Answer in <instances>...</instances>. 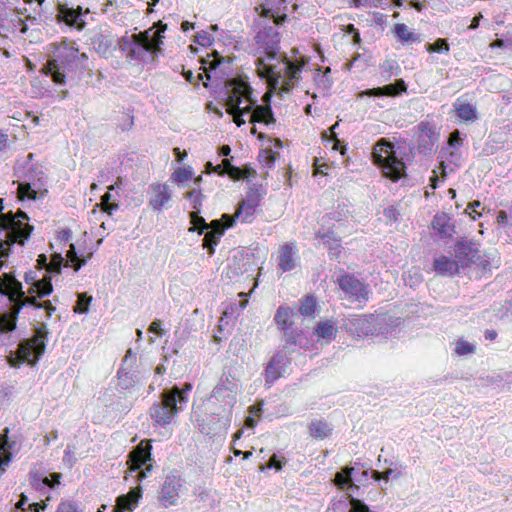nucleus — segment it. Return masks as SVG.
<instances>
[{
	"label": "nucleus",
	"mask_w": 512,
	"mask_h": 512,
	"mask_svg": "<svg viewBox=\"0 0 512 512\" xmlns=\"http://www.w3.org/2000/svg\"><path fill=\"white\" fill-rule=\"evenodd\" d=\"M158 30L149 29L144 33H126L117 41L121 53L129 60L138 63H148L160 51L163 44Z\"/></svg>",
	"instance_id": "nucleus-7"
},
{
	"label": "nucleus",
	"mask_w": 512,
	"mask_h": 512,
	"mask_svg": "<svg viewBox=\"0 0 512 512\" xmlns=\"http://www.w3.org/2000/svg\"><path fill=\"white\" fill-rule=\"evenodd\" d=\"M184 484L185 480L178 471L173 470L168 473L164 477L157 495V500L160 506L163 508H169L178 505Z\"/></svg>",
	"instance_id": "nucleus-15"
},
{
	"label": "nucleus",
	"mask_w": 512,
	"mask_h": 512,
	"mask_svg": "<svg viewBox=\"0 0 512 512\" xmlns=\"http://www.w3.org/2000/svg\"><path fill=\"white\" fill-rule=\"evenodd\" d=\"M238 296L241 297L240 300H233L226 304L220 319L221 325L223 323L229 324L231 320L236 319L241 311H243V309L247 306V295L241 292L238 294Z\"/></svg>",
	"instance_id": "nucleus-33"
},
{
	"label": "nucleus",
	"mask_w": 512,
	"mask_h": 512,
	"mask_svg": "<svg viewBox=\"0 0 512 512\" xmlns=\"http://www.w3.org/2000/svg\"><path fill=\"white\" fill-rule=\"evenodd\" d=\"M332 427L323 420H314L309 425L310 435L315 439H324L331 435Z\"/></svg>",
	"instance_id": "nucleus-40"
},
{
	"label": "nucleus",
	"mask_w": 512,
	"mask_h": 512,
	"mask_svg": "<svg viewBox=\"0 0 512 512\" xmlns=\"http://www.w3.org/2000/svg\"><path fill=\"white\" fill-rule=\"evenodd\" d=\"M455 258L461 268L476 264L486 267L488 261L480 255L479 244L473 240L461 239L454 246Z\"/></svg>",
	"instance_id": "nucleus-16"
},
{
	"label": "nucleus",
	"mask_w": 512,
	"mask_h": 512,
	"mask_svg": "<svg viewBox=\"0 0 512 512\" xmlns=\"http://www.w3.org/2000/svg\"><path fill=\"white\" fill-rule=\"evenodd\" d=\"M88 300L86 296L80 295L78 300V306L75 308V312L77 313H86L88 311Z\"/></svg>",
	"instance_id": "nucleus-60"
},
{
	"label": "nucleus",
	"mask_w": 512,
	"mask_h": 512,
	"mask_svg": "<svg viewBox=\"0 0 512 512\" xmlns=\"http://www.w3.org/2000/svg\"><path fill=\"white\" fill-rule=\"evenodd\" d=\"M401 154L400 147L396 148L392 142L381 138L374 145L372 160L386 178L397 182L406 176V166Z\"/></svg>",
	"instance_id": "nucleus-11"
},
{
	"label": "nucleus",
	"mask_w": 512,
	"mask_h": 512,
	"mask_svg": "<svg viewBox=\"0 0 512 512\" xmlns=\"http://www.w3.org/2000/svg\"><path fill=\"white\" fill-rule=\"evenodd\" d=\"M72 239V231L68 228L66 229H62L61 231L58 232L57 234V240L61 243V244H66L68 243L70 240Z\"/></svg>",
	"instance_id": "nucleus-58"
},
{
	"label": "nucleus",
	"mask_w": 512,
	"mask_h": 512,
	"mask_svg": "<svg viewBox=\"0 0 512 512\" xmlns=\"http://www.w3.org/2000/svg\"><path fill=\"white\" fill-rule=\"evenodd\" d=\"M240 391V381L231 368H224L223 372L208 398L209 417L208 428L203 427L206 434L226 430L232 421V412L237 403Z\"/></svg>",
	"instance_id": "nucleus-4"
},
{
	"label": "nucleus",
	"mask_w": 512,
	"mask_h": 512,
	"mask_svg": "<svg viewBox=\"0 0 512 512\" xmlns=\"http://www.w3.org/2000/svg\"><path fill=\"white\" fill-rule=\"evenodd\" d=\"M8 434V428H5L3 433L0 434V449L3 451V456H0V474L6 470L13 455L17 453L21 447V443L17 437H9Z\"/></svg>",
	"instance_id": "nucleus-26"
},
{
	"label": "nucleus",
	"mask_w": 512,
	"mask_h": 512,
	"mask_svg": "<svg viewBox=\"0 0 512 512\" xmlns=\"http://www.w3.org/2000/svg\"><path fill=\"white\" fill-rule=\"evenodd\" d=\"M186 198L190 200V204L193 210H200L202 206V200L204 195L201 193L200 189L193 188L192 190L186 193Z\"/></svg>",
	"instance_id": "nucleus-50"
},
{
	"label": "nucleus",
	"mask_w": 512,
	"mask_h": 512,
	"mask_svg": "<svg viewBox=\"0 0 512 512\" xmlns=\"http://www.w3.org/2000/svg\"><path fill=\"white\" fill-rule=\"evenodd\" d=\"M29 153L23 160H18L14 167L17 177V198L20 201L35 200L45 190V175L42 166L33 160Z\"/></svg>",
	"instance_id": "nucleus-8"
},
{
	"label": "nucleus",
	"mask_w": 512,
	"mask_h": 512,
	"mask_svg": "<svg viewBox=\"0 0 512 512\" xmlns=\"http://www.w3.org/2000/svg\"><path fill=\"white\" fill-rule=\"evenodd\" d=\"M374 315H350L343 320V329L354 337L373 336Z\"/></svg>",
	"instance_id": "nucleus-19"
},
{
	"label": "nucleus",
	"mask_w": 512,
	"mask_h": 512,
	"mask_svg": "<svg viewBox=\"0 0 512 512\" xmlns=\"http://www.w3.org/2000/svg\"><path fill=\"white\" fill-rule=\"evenodd\" d=\"M459 268L456 259L445 255L435 257L432 264V271L441 276H454L459 273Z\"/></svg>",
	"instance_id": "nucleus-32"
},
{
	"label": "nucleus",
	"mask_w": 512,
	"mask_h": 512,
	"mask_svg": "<svg viewBox=\"0 0 512 512\" xmlns=\"http://www.w3.org/2000/svg\"><path fill=\"white\" fill-rule=\"evenodd\" d=\"M88 13V9L83 11L80 6L73 8L69 7L67 4H58L56 18L59 23H63L70 28L80 31L84 29L86 25L84 17Z\"/></svg>",
	"instance_id": "nucleus-22"
},
{
	"label": "nucleus",
	"mask_w": 512,
	"mask_h": 512,
	"mask_svg": "<svg viewBox=\"0 0 512 512\" xmlns=\"http://www.w3.org/2000/svg\"><path fill=\"white\" fill-rule=\"evenodd\" d=\"M60 473H43L40 471H30L29 483L31 487L41 495H46L60 485Z\"/></svg>",
	"instance_id": "nucleus-25"
},
{
	"label": "nucleus",
	"mask_w": 512,
	"mask_h": 512,
	"mask_svg": "<svg viewBox=\"0 0 512 512\" xmlns=\"http://www.w3.org/2000/svg\"><path fill=\"white\" fill-rule=\"evenodd\" d=\"M383 213H384V216L386 217V219H388L390 221L395 222L398 220L399 212L393 206H389V207L385 208Z\"/></svg>",
	"instance_id": "nucleus-61"
},
{
	"label": "nucleus",
	"mask_w": 512,
	"mask_h": 512,
	"mask_svg": "<svg viewBox=\"0 0 512 512\" xmlns=\"http://www.w3.org/2000/svg\"><path fill=\"white\" fill-rule=\"evenodd\" d=\"M401 324L402 319L400 317L374 315L373 336H391L396 332Z\"/></svg>",
	"instance_id": "nucleus-29"
},
{
	"label": "nucleus",
	"mask_w": 512,
	"mask_h": 512,
	"mask_svg": "<svg viewBox=\"0 0 512 512\" xmlns=\"http://www.w3.org/2000/svg\"><path fill=\"white\" fill-rule=\"evenodd\" d=\"M407 85L403 79H398L392 84L384 85L382 87L367 89L363 92H361L360 96H374V97H380V96H389V97H396L403 92H406Z\"/></svg>",
	"instance_id": "nucleus-30"
},
{
	"label": "nucleus",
	"mask_w": 512,
	"mask_h": 512,
	"mask_svg": "<svg viewBox=\"0 0 512 512\" xmlns=\"http://www.w3.org/2000/svg\"><path fill=\"white\" fill-rule=\"evenodd\" d=\"M214 38L207 31H200L195 36V42L203 47H208L212 44Z\"/></svg>",
	"instance_id": "nucleus-54"
},
{
	"label": "nucleus",
	"mask_w": 512,
	"mask_h": 512,
	"mask_svg": "<svg viewBox=\"0 0 512 512\" xmlns=\"http://www.w3.org/2000/svg\"><path fill=\"white\" fill-rule=\"evenodd\" d=\"M101 243L102 239H99L96 243H93L91 240L87 243L86 234H84L82 239L69 245L62 267L69 266L76 272L79 271L92 258Z\"/></svg>",
	"instance_id": "nucleus-14"
},
{
	"label": "nucleus",
	"mask_w": 512,
	"mask_h": 512,
	"mask_svg": "<svg viewBox=\"0 0 512 512\" xmlns=\"http://www.w3.org/2000/svg\"><path fill=\"white\" fill-rule=\"evenodd\" d=\"M259 161L267 168H271L274 166L275 157L271 154V152L267 150H263L260 152Z\"/></svg>",
	"instance_id": "nucleus-57"
},
{
	"label": "nucleus",
	"mask_w": 512,
	"mask_h": 512,
	"mask_svg": "<svg viewBox=\"0 0 512 512\" xmlns=\"http://www.w3.org/2000/svg\"><path fill=\"white\" fill-rule=\"evenodd\" d=\"M226 111L233 117L234 123L240 127L245 124V117L250 123L274 124L270 95L264 94V105L253 98L252 88L247 78L232 77L225 81L222 91Z\"/></svg>",
	"instance_id": "nucleus-3"
},
{
	"label": "nucleus",
	"mask_w": 512,
	"mask_h": 512,
	"mask_svg": "<svg viewBox=\"0 0 512 512\" xmlns=\"http://www.w3.org/2000/svg\"><path fill=\"white\" fill-rule=\"evenodd\" d=\"M398 476L399 474H393L392 469H388L384 472L371 470V478H373L374 481H380L381 479H384L387 482L390 477L397 478Z\"/></svg>",
	"instance_id": "nucleus-56"
},
{
	"label": "nucleus",
	"mask_w": 512,
	"mask_h": 512,
	"mask_svg": "<svg viewBox=\"0 0 512 512\" xmlns=\"http://www.w3.org/2000/svg\"><path fill=\"white\" fill-rule=\"evenodd\" d=\"M190 222L192 224L191 231H198L200 234L207 231L203 239V246L208 249V254L210 255L211 246L209 244L206 245L205 240L214 231L213 221L210 224L206 223L205 219L200 216V210H193L190 213Z\"/></svg>",
	"instance_id": "nucleus-36"
},
{
	"label": "nucleus",
	"mask_w": 512,
	"mask_h": 512,
	"mask_svg": "<svg viewBox=\"0 0 512 512\" xmlns=\"http://www.w3.org/2000/svg\"><path fill=\"white\" fill-rule=\"evenodd\" d=\"M192 390L191 383H185L182 388L174 385L170 389H164L159 401L150 408V417L155 425L166 426L188 402V395Z\"/></svg>",
	"instance_id": "nucleus-9"
},
{
	"label": "nucleus",
	"mask_w": 512,
	"mask_h": 512,
	"mask_svg": "<svg viewBox=\"0 0 512 512\" xmlns=\"http://www.w3.org/2000/svg\"><path fill=\"white\" fill-rule=\"evenodd\" d=\"M260 204V194L258 190L251 189L246 198L239 204L234 215L223 214L221 220L213 222L214 231L206 238V245L211 246L210 256L215 252V246L218 244L225 230L233 227L236 221L241 223H251L255 218L256 209Z\"/></svg>",
	"instance_id": "nucleus-10"
},
{
	"label": "nucleus",
	"mask_w": 512,
	"mask_h": 512,
	"mask_svg": "<svg viewBox=\"0 0 512 512\" xmlns=\"http://www.w3.org/2000/svg\"><path fill=\"white\" fill-rule=\"evenodd\" d=\"M400 71V66L394 59H386L379 65V72L383 81H388L393 76L399 75Z\"/></svg>",
	"instance_id": "nucleus-42"
},
{
	"label": "nucleus",
	"mask_w": 512,
	"mask_h": 512,
	"mask_svg": "<svg viewBox=\"0 0 512 512\" xmlns=\"http://www.w3.org/2000/svg\"><path fill=\"white\" fill-rule=\"evenodd\" d=\"M449 144L455 149H458L462 145V138L458 130H455L450 134Z\"/></svg>",
	"instance_id": "nucleus-59"
},
{
	"label": "nucleus",
	"mask_w": 512,
	"mask_h": 512,
	"mask_svg": "<svg viewBox=\"0 0 512 512\" xmlns=\"http://www.w3.org/2000/svg\"><path fill=\"white\" fill-rule=\"evenodd\" d=\"M316 299L312 295H306L300 303L299 313L304 316H311L316 310Z\"/></svg>",
	"instance_id": "nucleus-46"
},
{
	"label": "nucleus",
	"mask_w": 512,
	"mask_h": 512,
	"mask_svg": "<svg viewBox=\"0 0 512 512\" xmlns=\"http://www.w3.org/2000/svg\"><path fill=\"white\" fill-rule=\"evenodd\" d=\"M329 73H330V69H327L324 73L318 72L315 75L314 79H315L316 83L318 84V86H320L324 89H328L331 87L332 81L329 78V75H328Z\"/></svg>",
	"instance_id": "nucleus-53"
},
{
	"label": "nucleus",
	"mask_w": 512,
	"mask_h": 512,
	"mask_svg": "<svg viewBox=\"0 0 512 512\" xmlns=\"http://www.w3.org/2000/svg\"><path fill=\"white\" fill-rule=\"evenodd\" d=\"M431 227L440 239H448L455 233V226L447 213H437L432 220Z\"/></svg>",
	"instance_id": "nucleus-31"
},
{
	"label": "nucleus",
	"mask_w": 512,
	"mask_h": 512,
	"mask_svg": "<svg viewBox=\"0 0 512 512\" xmlns=\"http://www.w3.org/2000/svg\"><path fill=\"white\" fill-rule=\"evenodd\" d=\"M119 196V187L111 185L108 188V191L101 197L102 204L104 209L112 214L113 211H116L119 206L117 203V197Z\"/></svg>",
	"instance_id": "nucleus-39"
},
{
	"label": "nucleus",
	"mask_w": 512,
	"mask_h": 512,
	"mask_svg": "<svg viewBox=\"0 0 512 512\" xmlns=\"http://www.w3.org/2000/svg\"><path fill=\"white\" fill-rule=\"evenodd\" d=\"M286 463V459L285 457L283 456L282 453L278 452V453H275L273 454L269 461L267 462L266 465H263L261 466V471H264L265 469H276V470H280L283 465H285Z\"/></svg>",
	"instance_id": "nucleus-49"
},
{
	"label": "nucleus",
	"mask_w": 512,
	"mask_h": 512,
	"mask_svg": "<svg viewBox=\"0 0 512 512\" xmlns=\"http://www.w3.org/2000/svg\"><path fill=\"white\" fill-rule=\"evenodd\" d=\"M371 478V470H361L360 468H346L338 472L335 476V483L340 489H346L352 495L359 489L356 483L364 484Z\"/></svg>",
	"instance_id": "nucleus-18"
},
{
	"label": "nucleus",
	"mask_w": 512,
	"mask_h": 512,
	"mask_svg": "<svg viewBox=\"0 0 512 512\" xmlns=\"http://www.w3.org/2000/svg\"><path fill=\"white\" fill-rule=\"evenodd\" d=\"M457 116L463 120L469 121L476 118L475 108L469 104H461L456 108Z\"/></svg>",
	"instance_id": "nucleus-48"
},
{
	"label": "nucleus",
	"mask_w": 512,
	"mask_h": 512,
	"mask_svg": "<svg viewBox=\"0 0 512 512\" xmlns=\"http://www.w3.org/2000/svg\"><path fill=\"white\" fill-rule=\"evenodd\" d=\"M417 130V148L419 153L424 155L431 154L439 137L435 125L429 121H422L418 124Z\"/></svg>",
	"instance_id": "nucleus-24"
},
{
	"label": "nucleus",
	"mask_w": 512,
	"mask_h": 512,
	"mask_svg": "<svg viewBox=\"0 0 512 512\" xmlns=\"http://www.w3.org/2000/svg\"><path fill=\"white\" fill-rule=\"evenodd\" d=\"M151 445L147 444L146 447L143 446V442L141 446L135 451L134 455L130 459V472H136L137 481H142L145 479L152 471V461L151 458Z\"/></svg>",
	"instance_id": "nucleus-21"
},
{
	"label": "nucleus",
	"mask_w": 512,
	"mask_h": 512,
	"mask_svg": "<svg viewBox=\"0 0 512 512\" xmlns=\"http://www.w3.org/2000/svg\"><path fill=\"white\" fill-rule=\"evenodd\" d=\"M47 334L46 325L41 323L35 328V335L20 341L16 351L8 357L10 366L19 368L24 363L34 366L45 352Z\"/></svg>",
	"instance_id": "nucleus-12"
},
{
	"label": "nucleus",
	"mask_w": 512,
	"mask_h": 512,
	"mask_svg": "<svg viewBox=\"0 0 512 512\" xmlns=\"http://www.w3.org/2000/svg\"><path fill=\"white\" fill-rule=\"evenodd\" d=\"M90 45L100 56L107 57L112 47V40L108 36L98 33L91 38Z\"/></svg>",
	"instance_id": "nucleus-38"
},
{
	"label": "nucleus",
	"mask_w": 512,
	"mask_h": 512,
	"mask_svg": "<svg viewBox=\"0 0 512 512\" xmlns=\"http://www.w3.org/2000/svg\"><path fill=\"white\" fill-rule=\"evenodd\" d=\"M315 334L322 339L331 341L336 338V325L331 320L319 322L315 327Z\"/></svg>",
	"instance_id": "nucleus-41"
},
{
	"label": "nucleus",
	"mask_w": 512,
	"mask_h": 512,
	"mask_svg": "<svg viewBox=\"0 0 512 512\" xmlns=\"http://www.w3.org/2000/svg\"><path fill=\"white\" fill-rule=\"evenodd\" d=\"M64 257L60 253L52 255L49 268L38 278L36 271H28L24 275L27 290L12 273L0 275V304L8 310L0 315V344H6L11 333L16 330L20 315H29L32 311L43 310L44 319L49 320L56 311L50 300H42L53 292L52 276L59 275Z\"/></svg>",
	"instance_id": "nucleus-1"
},
{
	"label": "nucleus",
	"mask_w": 512,
	"mask_h": 512,
	"mask_svg": "<svg viewBox=\"0 0 512 512\" xmlns=\"http://www.w3.org/2000/svg\"><path fill=\"white\" fill-rule=\"evenodd\" d=\"M4 199H0L2 210ZM33 226L29 224L28 215L22 210L16 213L9 211L0 216V270L6 265L14 244L23 246L29 240Z\"/></svg>",
	"instance_id": "nucleus-6"
},
{
	"label": "nucleus",
	"mask_w": 512,
	"mask_h": 512,
	"mask_svg": "<svg viewBox=\"0 0 512 512\" xmlns=\"http://www.w3.org/2000/svg\"><path fill=\"white\" fill-rule=\"evenodd\" d=\"M350 214L349 205L345 202L339 203L337 208L327 213L322 219L323 221H336L340 222L346 218H348Z\"/></svg>",
	"instance_id": "nucleus-44"
},
{
	"label": "nucleus",
	"mask_w": 512,
	"mask_h": 512,
	"mask_svg": "<svg viewBox=\"0 0 512 512\" xmlns=\"http://www.w3.org/2000/svg\"><path fill=\"white\" fill-rule=\"evenodd\" d=\"M339 287L357 301H366L368 291L366 286L353 275H343L338 278Z\"/></svg>",
	"instance_id": "nucleus-27"
},
{
	"label": "nucleus",
	"mask_w": 512,
	"mask_h": 512,
	"mask_svg": "<svg viewBox=\"0 0 512 512\" xmlns=\"http://www.w3.org/2000/svg\"><path fill=\"white\" fill-rule=\"evenodd\" d=\"M206 174H217L219 176H228L232 180H240L249 178L254 173V170L250 167L239 168L231 163V159L224 158L221 164L214 165L208 161L205 164Z\"/></svg>",
	"instance_id": "nucleus-20"
},
{
	"label": "nucleus",
	"mask_w": 512,
	"mask_h": 512,
	"mask_svg": "<svg viewBox=\"0 0 512 512\" xmlns=\"http://www.w3.org/2000/svg\"><path fill=\"white\" fill-rule=\"evenodd\" d=\"M475 351V345L472 343L459 339L455 344V353L459 356L472 354Z\"/></svg>",
	"instance_id": "nucleus-51"
},
{
	"label": "nucleus",
	"mask_w": 512,
	"mask_h": 512,
	"mask_svg": "<svg viewBox=\"0 0 512 512\" xmlns=\"http://www.w3.org/2000/svg\"><path fill=\"white\" fill-rule=\"evenodd\" d=\"M56 512H83L73 501H62L56 510Z\"/></svg>",
	"instance_id": "nucleus-55"
},
{
	"label": "nucleus",
	"mask_w": 512,
	"mask_h": 512,
	"mask_svg": "<svg viewBox=\"0 0 512 512\" xmlns=\"http://www.w3.org/2000/svg\"><path fill=\"white\" fill-rule=\"evenodd\" d=\"M136 354L128 349L117 371V386L122 390H128L140 380V372L136 367Z\"/></svg>",
	"instance_id": "nucleus-17"
},
{
	"label": "nucleus",
	"mask_w": 512,
	"mask_h": 512,
	"mask_svg": "<svg viewBox=\"0 0 512 512\" xmlns=\"http://www.w3.org/2000/svg\"><path fill=\"white\" fill-rule=\"evenodd\" d=\"M149 205L154 211H162L165 205L171 200L172 194L166 184L153 183L149 186Z\"/></svg>",
	"instance_id": "nucleus-28"
},
{
	"label": "nucleus",
	"mask_w": 512,
	"mask_h": 512,
	"mask_svg": "<svg viewBox=\"0 0 512 512\" xmlns=\"http://www.w3.org/2000/svg\"><path fill=\"white\" fill-rule=\"evenodd\" d=\"M316 238L320 239L325 245H330L331 242L335 243V249L338 253H341L340 239L336 237L335 233L331 229H319L316 232Z\"/></svg>",
	"instance_id": "nucleus-45"
},
{
	"label": "nucleus",
	"mask_w": 512,
	"mask_h": 512,
	"mask_svg": "<svg viewBox=\"0 0 512 512\" xmlns=\"http://www.w3.org/2000/svg\"><path fill=\"white\" fill-rule=\"evenodd\" d=\"M193 170L191 167H179L171 175V180L178 184L191 180Z\"/></svg>",
	"instance_id": "nucleus-47"
},
{
	"label": "nucleus",
	"mask_w": 512,
	"mask_h": 512,
	"mask_svg": "<svg viewBox=\"0 0 512 512\" xmlns=\"http://www.w3.org/2000/svg\"><path fill=\"white\" fill-rule=\"evenodd\" d=\"M394 31L396 37L402 43H413L419 41V36L416 33L410 31L407 25L403 23L396 24L394 27Z\"/></svg>",
	"instance_id": "nucleus-43"
},
{
	"label": "nucleus",
	"mask_w": 512,
	"mask_h": 512,
	"mask_svg": "<svg viewBox=\"0 0 512 512\" xmlns=\"http://www.w3.org/2000/svg\"><path fill=\"white\" fill-rule=\"evenodd\" d=\"M497 222L500 225H502V226H507L508 227V232L512 233V226H510L512 224V219H511V223H508V217H507L506 212L500 211L498 213V215H497Z\"/></svg>",
	"instance_id": "nucleus-63"
},
{
	"label": "nucleus",
	"mask_w": 512,
	"mask_h": 512,
	"mask_svg": "<svg viewBox=\"0 0 512 512\" xmlns=\"http://www.w3.org/2000/svg\"><path fill=\"white\" fill-rule=\"evenodd\" d=\"M294 315L295 312L292 308L280 306L276 311L274 321L282 331L287 346L293 345L299 348H307L309 346L307 333L302 329L293 327L291 319Z\"/></svg>",
	"instance_id": "nucleus-13"
},
{
	"label": "nucleus",
	"mask_w": 512,
	"mask_h": 512,
	"mask_svg": "<svg viewBox=\"0 0 512 512\" xmlns=\"http://www.w3.org/2000/svg\"><path fill=\"white\" fill-rule=\"evenodd\" d=\"M141 496L142 491L139 487L131 490L126 495L119 496L116 505L113 507V512H132L136 508Z\"/></svg>",
	"instance_id": "nucleus-34"
},
{
	"label": "nucleus",
	"mask_w": 512,
	"mask_h": 512,
	"mask_svg": "<svg viewBox=\"0 0 512 512\" xmlns=\"http://www.w3.org/2000/svg\"><path fill=\"white\" fill-rule=\"evenodd\" d=\"M265 5L268 12L272 13L274 24H278L280 19L285 20L288 11L287 0H265Z\"/></svg>",
	"instance_id": "nucleus-37"
},
{
	"label": "nucleus",
	"mask_w": 512,
	"mask_h": 512,
	"mask_svg": "<svg viewBox=\"0 0 512 512\" xmlns=\"http://www.w3.org/2000/svg\"><path fill=\"white\" fill-rule=\"evenodd\" d=\"M296 251L293 243H285L281 246L278 255V267L282 272L291 271L296 266Z\"/></svg>",
	"instance_id": "nucleus-35"
},
{
	"label": "nucleus",
	"mask_w": 512,
	"mask_h": 512,
	"mask_svg": "<svg viewBox=\"0 0 512 512\" xmlns=\"http://www.w3.org/2000/svg\"><path fill=\"white\" fill-rule=\"evenodd\" d=\"M280 34L274 25L263 26L255 35L250 53L255 59L256 71L272 92H289L301 78L307 60L293 49L290 56L279 54Z\"/></svg>",
	"instance_id": "nucleus-2"
},
{
	"label": "nucleus",
	"mask_w": 512,
	"mask_h": 512,
	"mask_svg": "<svg viewBox=\"0 0 512 512\" xmlns=\"http://www.w3.org/2000/svg\"><path fill=\"white\" fill-rule=\"evenodd\" d=\"M63 462L67 464L68 466H72L75 462L74 458V451L72 450L71 446L68 445L64 451V457Z\"/></svg>",
	"instance_id": "nucleus-62"
},
{
	"label": "nucleus",
	"mask_w": 512,
	"mask_h": 512,
	"mask_svg": "<svg viewBox=\"0 0 512 512\" xmlns=\"http://www.w3.org/2000/svg\"><path fill=\"white\" fill-rule=\"evenodd\" d=\"M289 364L290 359L283 349L278 350L271 357L263 372L265 384L268 388H270L283 375Z\"/></svg>",
	"instance_id": "nucleus-23"
},
{
	"label": "nucleus",
	"mask_w": 512,
	"mask_h": 512,
	"mask_svg": "<svg viewBox=\"0 0 512 512\" xmlns=\"http://www.w3.org/2000/svg\"><path fill=\"white\" fill-rule=\"evenodd\" d=\"M46 509V504L42 501V503H30L28 504L26 512H41Z\"/></svg>",
	"instance_id": "nucleus-64"
},
{
	"label": "nucleus",
	"mask_w": 512,
	"mask_h": 512,
	"mask_svg": "<svg viewBox=\"0 0 512 512\" xmlns=\"http://www.w3.org/2000/svg\"><path fill=\"white\" fill-rule=\"evenodd\" d=\"M52 57L47 61L45 70L58 85L76 83L85 71H89V59L81 53L75 43L62 41L50 45Z\"/></svg>",
	"instance_id": "nucleus-5"
},
{
	"label": "nucleus",
	"mask_w": 512,
	"mask_h": 512,
	"mask_svg": "<svg viewBox=\"0 0 512 512\" xmlns=\"http://www.w3.org/2000/svg\"><path fill=\"white\" fill-rule=\"evenodd\" d=\"M449 49L447 40L443 38H439L434 43L427 45L428 52L448 53Z\"/></svg>",
	"instance_id": "nucleus-52"
}]
</instances>
